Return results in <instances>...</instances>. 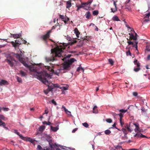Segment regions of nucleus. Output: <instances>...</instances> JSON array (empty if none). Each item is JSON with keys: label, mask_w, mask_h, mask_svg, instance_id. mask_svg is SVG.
<instances>
[{"label": "nucleus", "mask_w": 150, "mask_h": 150, "mask_svg": "<svg viewBox=\"0 0 150 150\" xmlns=\"http://www.w3.org/2000/svg\"><path fill=\"white\" fill-rule=\"evenodd\" d=\"M20 62L25 67L28 69L30 71L36 73L35 75V77L38 79L42 80V81L45 83H46L47 82L46 79L47 78H50V76L45 71L41 72L38 71V69H40L41 68L39 64L29 65L23 59L21 60Z\"/></svg>", "instance_id": "1"}, {"label": "nucleus", "mask_w": 150, "mask_h": 150, "mask_svg": "<svg viewBox=\"0 0 150 150\" xmlns=\"http://www.w3.org/2000/svg\"><path fill=\"white\" fill-rule=\"evenodd\" d=\"M55 47L51 50L52 58H46V60L47 62L53 61L55 60V57H61L63 53L62 49L64 48L63 44L62 43H56Z\"/></svg>", "instance_id": "2"}, {"label": "nucleus", "mask_w": 150, "mask_h": 150, "mask_svg": "<svg viewBox=\"0 0 150 150\" xmlns=\"http://www.w3.org/2000/svg\"><path fill=\"white\" fill-rule=\"evenodd\" d=\"M45 137L46 138V140L48 142L49 146L51 147V148L53 149L54 150H61L58 148V146H60L61 148H62V147H63V146L59 145L57 144L56 143L53 144L52 139V137L50 135H47V134H45Z\"/></svg>", "instance_id": "3"}, {"label": "nucleus", "mask_w": 150, "mask_h": 150, "mask_svg": "<svg viewBox=\"0 0 150 150\" xmlns=\"http://www.w3.org/2000/svg\"><path fill=\"white\" fill-rule=\"evenodd\" d=\"M8 64L11 67L16 66L18 62L15 60L11 56L9 55L7 57L6 60Z\"/></svg>", "instance_id": "4"}, {"label": "nucleus", "mask_w": 150, "mask_h": 150, "mask_svg": "<svg viewBox=\"0 0 150 150\" xmlns=\"http://www.w3.org/2000/svg\"><path fill=\"white\" fill-rule=\"evenodd\" d=\"M47 74L49 76H50V78H47L46 79L47 81V83H45V82H43V81H42V80H41V79H39V80L41 81L44 84H46L48 86V88L46 90H45L44 91V92L46 94H47L49 92L51 91L52 90V89L51 88H51V87L50 86V85H49V82L48 81V80L50 79L51 78V76L50 75V74H48L47 73Z\"/></svg>", "instance_id": "5"}, {"label": "nucleus", "mask_w": 150, "mask_h": 150, "mask_svg": "<svg viewBox=\"0 0 150 150\" xmlns=\"http://www.w3.org/2000/svg\"><path fill=\"white\" fill-rule=\"evenodd\" d=\"M13 46L15 48H16L17 47H19L20 44H21V40H16L15 42L13 41H12L11 42Z\"/></svg>", "instance_id": "6"}, {"label": "nucleus", "mask_w": 150, "mask_h": 150, "mask_svg": "<svg viewBox=\"0 0 150 150\" xmlns=\"http://www.w3.org/2000/svg\"><path fill=\"white\" fill-rule=\"evenodd\" d=\"M70 67L69 64L66 62L63 65V68L62 69L63 70V72H65L69 69Z\"/></svg>", "instance_id": "7"}, {"label": "nucleus", "mask_w": 150, "mask_h": 150, "mask_svg": "<svg viewBox=\"0 0 150 150\" xmlns=\"http://www.w3.org/2000/svg\"><path fill=\"white\" fill-rule=\"evenodd\" d=\"M21 33L16 34H11L10 37H12L14 38H19L21 36Z\"/></svg>", "instance_id": "8"}, {"label": "nucleus", "mask_w": 150, "mask_h": 150, "mask_svg": "<svg viewBox=\"0 0 150 150\" xmlns=\"http://www.w3.org/2000/svg\"><path fill=\"white\" fill-rule=\"evenodd\" d=\"M8 84V82L4 80L0 79V86L6 85Z\"/></svg>", "instance_id": "9"}, {"label": "nucleus", "mask_w": 150, "mask_h": 150, "mask_svg": "<svg viewBox=\"0 0 150 150\" xmlns=\"http://www.w3.org/2000/svg\"><path fill=\"white\" fill-rule=\"evenodd\" d=\"M91 2H92V1H91V2H90L88 3H83L81 5H77V6H76V7H77V11H78L79 10L80 8L83 7L85 6V5L86 4L88 5V4H91Z\"/></svg>", "instance_id": "10"}, {"label": "nucleus", "mask_w": 150, "mask_h": 150, "mask_svg": "<svg viewBox=\"0 0 150 150\" xmlns=\"http://www.w3.org/2000/svg\"><path fill=\"white\" fill-rule=\"evenodd\" d=\"M51 32V30H49L46 34L42 36V38L44 40L46 39L47 38H48L49 37L50 34Z\"/></svg>", "instance_id": "11"}, {"label": "nucleus", "mask_w": 150, "mask_h": 150, "mask_svg": "<svg viewBox=\"0 0 150 150\" xmlns=\"http://www.w3.org/2000/svg\"><path fill=\"white\" fill-rule=\"evenodd\" d=\"M45 68L48 70L50 71H54V70H53V64H50V66H46Z\"/></svg>", "instance_id": "12"}, {"label": "nucleus", "mask_w": 150, "mask_h": 150, "mask_svg": "<svg viewBox=\"0 0 150 150\" xmlns=\"http://www.w3.org/2000/svg\"><path fill=\"white\" fill-rule=\"evenodd\" d=\"M59 129V125L56 127H54L52 126H50V129L54 132H57Z\"/></svg>", "instance_id": "13"}, {"label": "nucleus", "mask_w": 150, "mask_h": 150, "mask_svg": "<svg viewBox=\"0 0 150 150\" xmlns=\"http://www.w3.org/2000/svg\"><path fill=\"white\" fill-rule=\"evenodd\" d=\"M76 60L74 58H71L68 60L67 62H66L67 63L69 64V65L71 66V64L74 62L75 61H76Z\"/></svg>", "instance_id": "14"}, {"label": "nucleus", "mask_w": 150, "mask_h": 150, "mask_svg": "<svg viewBox=\"0 0 150 150\" xmlns=\"http://www.w3.org/2000/svg\"><path fill=\"white\" fill-rule=\"evenodd\" d=\"M26 140L27 141L29 142L34 145L35 144V142L36 140L33 139H32L30 137H27L26 138Z\"/></svg>", "instance_id": "15"}, {"label": "nucleus", "mask_w": 150, "mask_h": 150, "mask_svg": "<svg viewBox=\"0 0 150 150\" xmlns=\"http://www.w3.org/2000/svg\"><path fill=\"white\" fill-rule=\"evenodd\" d=\"M148 10L146 11V12H147V13L146 14V16H145V18H147L149 17L150 16V6L148 5Z\"/></svg>", "instance_id": "16"}, {"label": "nucleus", "mask_w": 150, "mask_h": 150, "mask_svg": "<svg viewBox=\"0 0 150 150\" xmlns=\"http://www.w3.org/2000/svg\"><path fill=\"white\" fill-rule=\"evenodd\" d=\"M129 35L130 36V38L132 39L135 41H137V37L136 36H135L132 33H129Z\"/></svg>", "instance_id": "17"}, {"label": "nucleus", "mask_w": 150, "mask_h": 150, "mask_svg": "<svg viewBox=\"0 0 150 150\" xmlns=\"http://www.w3.org/2000/svg\"><path fill=\"white\" fill-rule=\"evenodd\" d=\"M74 32L75 34L76 35V36L77 38L79 37V35L80 34L78 29L77 28H75L74 29Z\"/></svg>", "instance_id": "18"}, {"label": "nucleus", "mask_w": 150, "mask_h": 150, "mask_svg": "<svg viewBox=\"0 0 150 150\" xmlns=\"http://www.w3.org/2000/svg\"><path fill=\"white\" fill-rule=\"evenodd\" d=\"M114 147L115 149L117 150H124V149L122 148V146H121L117 145L116 146H115Z\"/></svg>", "instance_id": "19"}, {"label": "nucleus", "mask_w": 150, "mask_h": 150, "mask_svg": "<svg viewBox=\"0 0 150 150\" xmlns=\"http://www.w3.org/2000/svg\"><path fill=\"white\" fill-rule=\"evenodd\" d=\"M112 20L113 21H120L119 19L118 18V17L116 16H114L112 18Z\"/></svg>", "instance_id": "20"}, {"label": "nucleus", "mask_w": 150, "mask_h": 150, "mask_svg": "<svg viewBox=\"0 0 150 150\" xmlns=\"http://www.w3.org/2000/svg\"><path fill=\"white\" fill-rule=\"evenodd\" d=\"M50 86L51 87L50 88L52 89H53L54 88L57 87L58 88H59L60 86L58 85L57 84H52L51 85H50Z\"/></svg>", "instance_id": "21"}, {"label": "nucleus", "mask_w": 150, "mask_h": 150, "mask_svg": "<svg viewBox=\"0 0 150 150\" xmlns=\"http://www.w3.org/2000/svg\"><path fill=\"white\" fill-rule=\"evenodd\" d=\"M66 8H69L71 6V2L70 1H68L66 2Z\"/></svg>", "instance_id": "22"}, {"label": "nucleus", "mask_w": 150, "mask_h": 150, "mask_svg": "<svg viewBox=\"0 0 150 150\" xmlns=\"http://www.w3.org/2000/svg\"><path fill=\"white\" fill-rule=\"evenodd\" d=\"M130 125H128L127 124L126 126H125V127L128 129L129 132H131L133 130L132 129L130 128Z\"/></svg>", "instance_id": "23"}, {"label": "nucleus", "mask_w": 150, "mask_h": 150, "mask_svg": "<svg viewBox=\"0 0 150 150\" xmlns=\"http://www.w3.org/2000/svg\"><path fill=\"white\" fill-rule=\"evenodd\" d=\"M20 74L22 77H25L26 75V73L22 71H20Z\"/></svg>", "instance_id": "24"}, {"label": "nucleus", "mask_w": 150, "mask_h": 150, "mask_svg": "<svg viewBox=\"0 0 150 150\" xmlns=\"http://www.w3.org/2000/svg\"><path fill=\"white\" fill-rule=\"evenodd\" d=\"M45 127L44 126H41L40 127L39 130L40 132H42L45 129Z\"/></svg>", "instance_id": "25"}, {"label": "nucleus", "mask_w": 150, "mask_h": 150, "mask_svg": "<svg viewBox=\"0 0 150 150\" xmlns=\"http://www.w3.org/2000/svg\"><path fill=\"white\" fill-rule=\"evenodd\" d=\"M91 15L89 11L87 12L85 15V17L87 19H88Z\"/></svg>", "instance_id": "26"}, {"label": "nucleus", "mask_w": 150, "mask_h": 150, "mask_svg": "<svg viewBox=\"0 0 150 150\" xmlns=\"http://www.w3.org/2000/svg\"><path fill=\"white\" fill-rule=\"evenodd\" d=\"M62 70V69L60 68L59 69H58L55 72H54V73L56 74V75H58V74Z\"/></svg>", "instance_id": "27"}, {"label": "nucleus", "mask_w": 150, "mask_h": 150, "mask_svg": "<svg viewBox=\"0 0 150 150\" xmlns=\"http://www.w3.org/2000/svg\"><path fill=\"white\" fill-rule=\"evenodd\" d=\"M134 63L137 67H140V64L137 60H135L134 61Z\"/></svg>", "instance_id": "28"}, {"label": "nucleus", "mask_w": 150, "mask_h": 150, "mask_svg": "<svg viewBox=\"0 0 150 150\" xmlns=\"http://www.w3.org/2000/svg\"><path fill=\"white\" fill-rule=\"evenodd\" d=\"M81 70L83 72L84 71V69L83 67H80V66L77 68L76 71L78 72H79L80 70Z\"/></svg>", "instance_id": "29"}, {"label": "nucleus", "mask_w": 150, "mask_h": 150, "mask_svg": "<svg viewBox=\"0 0 150 150\" xmlns=\"http://www.w3.org/2000/svg\"><path fill=\"white\" fill-rule=\"evenodd\" d=\"M15 55L16 56V57L19 59L20 62L21 61V60L22 59H23L22 58H21L20 55L19 54H15Z\"/></svg>", "instance_id": "30"}, {"label": "nucleus", "mask_w": 150, "mask_h": 150, "mask_svg": "<svg viewBox=\"0 0 150 150\" xmlns=\"http://www.w3.org/2000/svg\"><path fill=\"white\" fill-rule=\"evenodd\" d=\"M135 45H133V47H135L136 48V50H137V52H138V50L137 49V44L138 42L137 41H135Z\"/></svg>", "instance_id": "31"}, {"label": "nucleus", "mask_w": 150, "mask_h": 150, "mask_svg": "<svg viewBox=\"0 0 150 150\" xmlns=\"http://www.w3.org/2000/svg\"><path fill=\"white\" fill-rule=\"evenodd\" d=\"M122 131L125 134V136H126V135L127 134V132L126 129L125 128H122Z\"/></svg>", "instance_id": "32"}, {"label": "nucleus", "mask_w": 150, "mask_h": 150, "mask_svg": "<svg viewBox=\"0 0 150 150\" xmlns=\"http://www.w3.org/2000/svg\"><path fill=\"white\" fill-rule=\"evenodd\" d=\"M59 88L62 89V90H66L68 89V87L67 86H62L60 87Z\"/></svg>", "instance_id": "33"}, {"label": "nucleus", "mask_w": 150, "mask_h": 150, "mask_svg": "<svg viewBox=\"0 0 150 150\" xmlns=\"http://www.w3.org/2000/svg\"><path fill=\"white\" fill-rule=\"evenodd\" d=\"M65 113L68 115H69L71 116L72 117V115L71 114V112L70 111H69L67 109L66 111H64Z\"/></svg>", "instance_id": "34"}, {"label": "nucleus", "mask_w": 150, "mask_h": 150, "mask_svg": "<svg viewBox=\"0 0 150 150\" xmlns=\"http://www.w3.org/2000/svg\"><path fill=\"white\" fill-rule=\"evenodd\" d=\"M111 132L109 129H107L105 131V133L106 135H109L111 133Z\"/></svg>", "instance_id": "35"}, {"label": "nucleus", "mask_w": 150, "mask_h": 150, "mask_svg": "<svg viewBox=\"0 0 150 150\" xmlns=\"http://www.w3.org/2000/svg\"><path fill=\"white\" fill-rule=\"evenodd\" d=\"M66 37V39L69 41H72L73 39L69 36V35H67V36H65Z\"/></svg>", "instance_id": "36"}, {"label": "nucleus", "mask_w": 150, "mask_h": 150, "mask_svg": "<svg viewBox=\"0 0 150 150\" xmlns=\"http://www.w3.org/2000/svg\"><path fill=\"white\" fill-rule=\"evenodd\" d=\"M71 56V55L70 54H68V55H65L64 58L66 59L68 58H70Z\"/></svg>", "instance_id": "37"}, {"label": "nucleus", "mask_w": 150, "mask_h": 150, "mask_svg": "<svg viewBox=\"0 0 150 150\" xmlns=\"http://www.w3.org/2000/svg\"><path fill=\"white\" fill-rule=\"evenodd\" d=\"M82 124L83 126L86 128H88V127L89 125L88 123L86 122L83 123Z\"/></svg>", "instance_id": "38"}, {"label": "nucleus", "mask_w": 150, "mask_h": 150, "mask_svg": "<svg viewBox=\"0 0 150 150\" xmlns=\"http://www.w3.org/2000/svg\"><path fill=\"white\" fill-rule=\"evenodd\" d=\"M98 13V10H95L93 12V14L94 16H96Z\"/></svg>", "instance_id": "39"}, {"label": "nucleus", "mask_w": 150, "mask_h": 150, "mask_svg": "<svg viewBox=\"0 0 150 150\" xmlns=\"http://www.w3.org/2000/svg\"><path fill=\"white\" fill-rule=\"evenodd\" d=\"M69 20V18L68 17H64V19L63 20V21L66 24L67 23V22Z\"/></svg>", "instance_id": "40"}, {"label": "nucleus", "mask_w": 150, "mask_h": 150, "mask_svg": "<svg viewBox=\"0 0 150 150\" xmlns=\"http://www.w3.org/2000/svg\"><path fill=\"white\" fill-rule=\"evenodd\" d=\"M2 120L4 121L6 120L5 117L4 116L2 115H0V120Z\"/></svg>", "instance_id": "41"}, {"label": "nucleus", "mask_w": 150, "mask_h": 150, "mask_svg": "<svg viewBox=\"0 0 150 150\" xmlns=\"http://www.w3.org/2000/svg\"><path fill=\"white\" fill-rule=\"evenodd\" d=\"M116 115H118L120 117V120H122V118L123 116V115L121 113H120L118 114H116Z\"/></svg>", "instance_id": "42"}, {"label": "nucleus", "mask_w": 150, "mask_h": 150, "mask_svg": "<svg viewBox=\"0 0 150 150\" xmlns=\"http://www.w3.org/2000/svg\"><path fill=\"white\" fill-rule=\"evenodd\" d=\"M16 79L19 82L21 83L22 81V79L21 78L19 77L18 76H17L16 77Z\"/></svg>", "instance_id": "43"}, {"label": "nucleus", "mask_w": 150, "mask_h": 150, "mask_svg": "<svg viewBox=\"0 0 150 150\" xmlns=\"http://www.w3.org/2000/svg\"><path fill=\"white\" fill-rule=\"evenodd\" d=\"M140 69V67H137V68H134V71L135 72H137L139 71Z\"/></svg>", "instance_id": "44"}, {"label": "nucleus", "mask_w": 150, "mask_h": 150, "mask_svg": "<svg viewBox=\"0 0 150 150\" xmlns=\"http://www.w3.org/2000/svg\"><path fill=\"white\" fill-rule=\"evenodd\" d=\"M127 110H124L123 109H120L119 110V111L121 113H125L127 111Z\"/></svg>", "instance_id": "45"}, {"label": "nucleus", "mask_w": 150, "mask_h": 150, "mask_svg": "<svg viewBox=\"0 0 150 150\" xmlns=\"http://www.w3.org/2000/svg\"><path fill=\"white\" fill-rule=\"evenodd\" d=\"M110 64L111 65H113V61L112 59H110L108 60Z\"/></svg>", "instance_id": "46"}, {"label": "nucleus", "mask_w": 150, "mask_h": 150, "mask_svg": "<svg viewBox=\"0 0 150 150\" xmlns=\"http://www.w3.org/2000/svg\"><path fill=\"white\" fill-rule=\"evenodd\" d=\"M139 127H137L134 129V131L136 132H138L139 131Z\"/></svg>", "instance_id": "47"}, {"label": "nucleus", "mask_w": 150, "mask_h": 150, "mask_svg": "<svg viewBox=\"0 0 150 150\" xmlns=\"http://www.w3.org/2000/svg\"><path fill=\"white\" fill-rule=\"evenodd\" d=\"M106 121L108 123H111L112 122V121L111 119L109 118L106 120Z\"/></svg>", "instance_id": "48"}, {"label": "nucleus", "mask_w": 150, "mask_h": 150, "mask_svg": "<svg viewBox=\"0 0 150 150\" xmlns=\"http://www.w3.org/2000/svg\"><path fill=\"white\" fill-rule=\"evenodd\" d=\"M3 110L5 111H8L9 109L8 108H2V110Z\"/></svg>", "instance_id": "49"}, {"label": "nucleus", "mask_w": 150, "mask_h": 150, "mask_svg": "<svg viewBox=\"0 0 150 150\" xmlns=\"http://www.w3.org/2000/svg\"><path fill=\"white\" fill-rule=\"evenodd\" d=\"M5 124L4 122H3L1 120H0V126H3Z\"/></svg>", "instance_id": "50"}, {"label": "nucleus", "mask_w": 150, "mask_h": 150, "mask_svg": "<svg viewBox=\"0 0 150 150\" xmlns=\"http://www.w3.org/2000/svg\"><path fill=\"white\" fill-rule=\"evenodd\" d=\"M18 135L19 136V137L21 139L23 140H25V137H23L21 134H20L19 133V135Z\"/></svg>", "instance_id": "51"}, {"label": "nucleus", "mask_w": 150, "mask_h": 150, "mask_svg": "<svg viewBox=\"0 0 150 150\" xmlns=\"http://www.w3.org/2000/svg\"><path fill=\"white\" fill-rule=\"evenodd\" d=\"M117 8H115V9L111 8V12H112L113 13H115V12L117 11Z\"/></svg>", "instance_id": "52"}, {"label": "nucleus", "mask_w": 150, "mask_h": 150, "mask_svg": "<svg viewBox=\"0 0 150 150\" xmlns=\"http://www.w3.org/2000/svg\"><path fill=\"white\" fill-rule=\"evenodd\" d=\"M67 109L65 107L64 105H62L61 108V110L62 111L64 110L65 111H66Z\"/></svg>", "instance_id": "53"}, {"label": "nucleus", "mask_w": 150, "mask_h": 150, "mask_svg": "<svg viewBox=\"0 0 150 150\" xmlns=\"http://www.w3.org/2000/svg\"><path fill=\"white\" fill-rule=\"evenodd\" d=\"M124 22L125 23V25H126V26L128 28H129V29H132L131 28L129 27L128 25L127 24V22L126 21H125V20H124Z\"/></svg>", "instance_id": "54"}, {"label": "nucleus", "mask_w": 150, "mask_h": 150, "mask_svg": "<svg viewBox=\"0 0 150 150\" xmlns=\"http://www.w3.org/2000/svg\"><path fill=\"white\" fill-rule=\"evenodd\" d=\"M114 127H115L116 129H117L116 128V124H115V123H114V124L112 125V127H111L109 128V129H110L111 128H113Z\"/></svg>", "instance_id": "55"}, {"label": "nucleus", "mask_w": 150, "mask_h": 150, "mask_svg": "<svg viewBox=\"0 0 150 150\" xmlns=\"http://www.w3.org/2000/svg\"><path fill=\"white\" fill-rule=\"evenodd\" d=\"M146 18H148L147 19H145L144 21V22H148L150 21V19L149 18H149L147 17Z\"/></svg>", "instance_id": "56"}, {"label": "nucleus", "mask_w": 150, "mask_h": 150, "mask_svg": "<svg viewBox=\"0 0 150 150\" xmlns=\"http://www.w3.org/2000/svg\"><path fill=\"white\" fill-rule=\"evenodd\" d=\"M51 102L52 104H54L55 105H57L56 102L54 99L52 100H51Z\"/></svg>", "instance_id": "57"}, {"label": "nucleus", "mask_w": 150, "mask_h": 150, "mask_svg": "<svg viewBox=\"0 0 150 150\" xmlns=\"http://www.w3.org/2000/svg\"><path fill=\"white\" fill-rule=\"evenodd\" d=\"M127 43L128 44V45H134L133 42L131 41H128Z\"/></svg>", "instance_id": "58"}, {"label": "nucleus", "mask_w": 150, "mask_h": 150, "mask_svg": "<svg viewBox=\"0 0 150 150\" xmlns=\"http://www.w3.org/2000/svg\"><path fill=\"white\" fill-rule=\"evenodd\" d=\"M126 55L127 56H129V55L130 56H131V54L130 52V51L129 50L127 52H126Z\"/></svg>", "instance_id": "59"}, {"label": "nucleus", "mask_w": 150, "mask_h": 150, "mask_svg": "<svg viewBox=\"0 0 150 150\" xmlns=\"http://www.w3.org/2000/svg\"><path fill=\"white\" fill-rule=\"evenodd\" d=\"M64 2V1L63 0L61 1L60 2L59 4V6H62Z\"/></svg>", "instance_id": "60"}, {"label": "nucleus", "mask_w": 150, "mask_h": 150, "mask_svg": "<svg viewBox=\"0 0 150 150\" xmlns=\"http://www.w3.org/2000/svg\"><path fill=\"white\" fill-rule=\"evenodd\" d=\"M131 31H133V32H134L135 34V36H136V37L137 38L138 36V35L137 34V33H136L135 32V31H134V30L133 29H131Z\"/></svg>", "instance_id": "61"}, {"label": "nucleus", "mask_w": 150, "mask_h": 150, "mask_svg": "<svg viewBox=\"0 0 150 150\" xmlns=\"http://www.w3.org/2000/svg\"><path fill=\"white\" fill-rule=\"evenodd\" d=\"M140 133H139V134L137 133L134 135V137H140Z\"/></svg>", "instance_id": "62"}, {"label": "nucleus", "mask_w": 150, "mask_h": 150, "mask_svg": "<svg viewBox=\"0 0 150 150\" xmlns=\"http://www.w3.org/2000/svg\"><path fill=\"white\" fill-rule=\"evenodd\" d=\"M133 95L134 96L136 97L137 96L138 93L137 92H133Z\"/></svg>", "instance_id": "63"}, {"label": "nucleus", "mask_w": 150, "mask_h": 150, "mask_svg": "<svg viewBox=\"0 0 150 150\" xmlns=\"http://www.w3.org/2000/svg\"><path fill=\"white\" fill-rule=\"evenodd\" d=\"M14 132L16 133V134H17L18 135H19V133L18 132V131H17V130H16V129H14Z\"/></svg>", "instance_id": "64"}]
</instances>
